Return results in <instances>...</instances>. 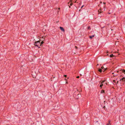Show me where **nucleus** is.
I'll return each instance as SVG.
<instances>
[{"instance_id": "obj_29", "label": "nucleus", "mask_w": 125, "mask_h": 125, "mask_svg": "<svg viewBox=\"0 0 125 125\" xmlns=\"http://www.w3.org/2000/svg\"><path fill=\"white\" fill-rule=\"evenodd\" d=\"M108 13L109 14H111V13H109V12H108Z\"/></svg>"}, {"instance_id": "obj_5", "label": "nucleus", "mask_w": 125, "mask_h": 125, "mask_svg": "<svg viewBox=\"0 0 125 125\" xmlns=\"http://www.w3.org/2000/svg\"><path fill=\"white\" fill-rule=\"evenodd\" d=\"M120 83L121 84H122V83L123 84H124L123 83H124L123 81H122L121 79H120Z\"/></svg>"}, {"instance_id": "obj_25", "label": "nucleus", "mask_w": 125, "mask_h": 125, "mask_svg": "<svg viewBox=\"0 0 125 125\" xmlns=\"http://www.w3.org/2000/svg\"><path fill=\"white\" fill-rule=\"evenodd\" d=\"M99 10H102V9L101 8H100L99 9Z\"/></svg>"}, {"instance_id": "obj_20", "label": "nucleus", "mask_w": 125, "mask_h": 125, "mask_svg": "<svg viewBox=\"0 0 125 125\" xmlns=\"http://www.w3.org/2000/svg\"><path fill=\"white\" fill-rule=\"evenodd\" d=\"M98 12H99V14H100V13H101V12H101V11H100V12H99V11H98Z\"/></svg>"}, {"instance_id": "obj_36", "label": "nucleus", "mask_w": 125, "mask_h": 125, "mask_svg": "<svg viewBox=\"0 0 125 125\" xmlns=\"http://www.w3.org/2000/svg\"><path fill=\"white\" fill-rule=\"evenodd\" d=\"M80 75H81V76H82V75L81 74H80Z\"/></svg>"}, {"instance_id": "obj_27", "label": "nucleus", "mask_w": 125, "mask_h": 125, "mask_svg": "<svg viewBox=\"0 0 125 125\" xmlns=\"http://www.w3.org/2000/svg\"><path fill=\"white\" fill-rule=\"evenodd\" d=\"M100 4L99 5H98V6L99 7H100Z\"/></svg>"}, {"instance_id": "obj_21", "label": "nucleus", "mask_w": 125, "mask_h": 125, "mask_svg": "<svg viewBox=\"0 0 125 125\" xmlns=\"http://www.w3.org/2000/svg\"><path fill=\"white\" fill-rule=\"evenodd\" d=\"M118 83H119V81H117V83H116V84H118Z\"/></svg>"}, {"instance_id": "obj_32", "label": "nucleus", "mask_w": 125, "mask_h": 125, "mask_svg": "<svg viewBox=\"0 0 125 125\" xmlns=\"http://www.w3.org/2000/svg\"><path fill=\"white\" fill-rule=\"evenodd\" d=\"M37 44H38L39 45V44H40L39 43H37Z\"/></svg>"}, {"instance_id": "obj_1", "label": "nucleus", "mask_w": 125, "mask_h": 125, "mask_svg": "<svg viewBox=\"0 0 125 125\" xmlns=\"http://www.w3.org/2000/svg\"><path fill=\"white\" fill-rule=\"evenodd\" d=\"M34 43H35L34 44L35 46L38 47L39 48H40V46H38L39 44H37V41H35V42H34Z\"/></svg>"}, {"instance_id": "obj_12", "label": "nucleus", "mask_w": 125, "mask_h": 125, "mask_svg": "<svg viewBox=\"0 0 125 125\" xmlns=\"http://www.w3.org/2000/svg\"><path fill=\"white\" fill-rule=\"evenodd\" d=\"M101 84L100 85V87L102 88V87L103 86V84Z\"/></svg>"}, {"instance_id": "obj_2", "label": "nucleus", "mask_w": 125, "mask_h": 125, "mask_svg": "<svg viewBox=\"0 0 125 125\" xmlns=\"http://www.w3.org/2000/svg\"><path fill=\"white\" fill-rule=\"evenodd\" d=\"M60 28L61 30L64 32V31L65 30L62 27H60Z\"/></svg>"}, {"instance_id": "obj_13", "label": "nucleus", "mask_w": 125, "mask_h": 125, "mask_svg": "<svg viewBox=\"0 0 125 125\" xmlns=\"http://www.w3.org/2000/svg\"><path fill=\"white\" fill-rule=\"evenodd\" d=\"M114 56V55H113V54H112L111 55H110V56L111 57H112Z\"/></svg>"}, {"instance_id": "obj_37", "label": "nucleus", "mask_w": 125, "mask_h": 125, "mask_svg": "<svg viewBox=\"0 0 125 125\" xmlns=\"http://www.w3.org/2000/svg\"><path fill=\"white\" fill-rule=\"evenodd\" d=\"M104 71H105V70H104V71H103V72H104Z\"/></svg>"}, {"instance_id": "obj_31", "label": "nucleus", "mask_w": 125, "mask_h": 125, "mask_svg": "<svg viewBox=\"0 0 125 125\" xmlns=\"http://www.w3.org/2000/svg\"><path fill=\"white\" fill-rule=\"evenodd\" d=\"M107 83H105V84H106V85H107Z\"/></svg>"}, {"instance_id": "obj_15", "label": "nucleus", "mask_w": 125, "mask_h": 125, "mask_svg": "<svg viewBox=\"0 0 125 125\" xmlns=\"http://www.w3.org/2000/svg\"><path fill=\"white\" fill-rule=\"evenodd\" d=\"M87 29L88 30H90V26H89L87 28Z\"/></svg>"}, {"instance_id": "obj_33", "label": "nucleus", "mask_w": 125, "mask_h": 125, "mask_svg": "<svg viewBox=\"0 0 125 125\" xmlns=\"http://www.w3.org/2000/svg\"><path fill=\"white\" fill-rule=\"evenodd\" d=\"M69 8H70L71 7L70 6H69Z\"/></svg>"}, {"instance_id": "obj_14", "label": "nucleus", "mask_w": 125, "mask_h": 125, "mask_svg": "<svg viewBox=\"0 0 125 125\" xmlns=\"http://www.w3.org/2000/svg\"><path fill=\"white\" fill-rule=\"evenodd\" d=\"M103 3L104 4V7L105 8V4H106L105 2H103Z\"/></svg>"}, {"instance_id": "obj_11", "label": "nucleus", "mask_w": 125, "mask_h": 125, "mask_svg": "<svg viewBox=\"0 0 125 125\" xmlns=\"http://www.w3.org/2000/svg\"><path fill=\"white\" fill-rule=\"evenodd\" d=\"M104 90H102L101 91V93H104Z\"/></svg>"}, {"instance_id": "obj_19", "label": "nucleus", "mask_w": 125, "mask_h": 125, "mask_svg": "<svg viewBox=\"0 0 125 125\" xmlns=\"http://www.w3.org/2000/svg\"><path fill=\"white\" fill-rule=\"evenodd\" d=\"M101 68L102 69H104V66H102L101 67Z\"/></svg>"}, {"instance_id": "obj_38", "label": "nucleus", "mask_w": 125, "mask_h": 125, "mask_svg": "<svg viewBox=\"0 0 125 125\" xmlns=\"http://www.w3.org/2000/svg\"><path fill=\"white\" fill-rule=\"evenodd\" d=\"M119 71H117V72H118Z\"/></svg>"}, {"instance_id": "obj_10", "label": "nucleus", "mask_w": 125, "mask_h": 125, "mask_svg": "<svg viewBox=\"0 0 125 125\" xmlns=\"http://www.w3.org/2000/svg\"><path fill=\"white\" fill-rule=\"evenodd\" d=\"M105 81V80H104L102 81L101 83V84H103V83Z\"/></svg>"}, {"instance_id": "obj_17", "label": "nucleus", "mask_w": 125, "mask_h": 125, "mask_svg": "<svg viewBox=\"0 0 125 125\" xmlns=\"http://www.w3.org/2000/svg\"><path fill=\"white\" fill-rule=\"evenodd\" d=\"M122 72L123 73H125V70H123L122 71Z\"/></svg>"}, {"instance_id": "obj_34", "label": "nucleus", "mask_w": 125, "mask_h": 125, "mask_svg": "<svg viewBox=\"0 0 125 125\" xmlns=\"http://www.w3.org/2000/svg\"><path fill=\"white\" fill-rule=\"evenodd\" d=\"M65 79L66 80H66V79H65Z\"/></svg>"}, {"instance_id": "obj_23", "label": "nucleus", "mask_w": 125, "mask_h": 125, "mask_svg": "<svg viewBox=\"0 0 125 125\" xmlns=\"http://www.w3.org/2000/svg\"><path fill=\"white\" fill-rule=\"evenodd\" d=\"M76 78H79V76H77Z\"/></svg>"}, {"instance_id": "obj_9", "label": "nucleus", "mask_w": 125, "mask_h": 125, "mask_svg": "<svg viewBox=\"0 0 125 125\" xmlns=\"http://www.w3.org/2000/svg\"><path fill=\"white\" fill-rule=\"evenodd\" d=\"M44 43V42L43 41H42L41 42H40V46H41L42 45V44H43Z\"/></svg>"}, {"instance_id": "obj_39", "label": "nucleus", "mask_w": 125, "mask_h": 125, "mask_svg": "<svg viewBox=\"0 0 125 125\" xmlns=\"http://www.w3.org/2000/svg\"><path fill=\"white\" fill-rule=\"evenodd\" d=\"M66 83H67V82H66Z\"/></svg>"}, {"instance_id": "obj_16", "label": "nucleus", "mask_w": 125, "mask_h": 125, "mask_svg": "<svg viewBox=\"0 0 125 125\" xmlns=\"http://www.w3.org/2000/svg\"><path fill=\"white\" fill-rule=\"evenodd\" d=\"M40 41H41L40 40L39 41H37V43H39V44H40Z\"/></svg>"}, {"instance_id": "obj_18", "label": "nucleus", "mask_w": 125, "mask_h": 125, "mask_svg": "<svg viewBox=\"0 0 125 125\" xmlns=\"http://www.w3.org/2000/svg\"><path fill=\"white\" fill-rule=\"evenodd\" d=\"M113 82H114L115 83H116V81L115 80H114L113 81Z\"/></svg>"}, {"instance_id": "obj_40", "label": "nucleus", "mask_w": 125, "mask_h": 125, "mask_svg": "<svg viewBox=\"0 0 125 125\" xmlns=\"http://www.w3.org/2000/svg\"><path fill=\"white\" fill-rule=\"evenodd\" d=\"M113 74H114V73H112Z\"/></svg>"}, {"instance_id": "obj_7", "label": "nucleus", "mask_w": 125, "mask_h": 125, "mask_svg": "<svg viewBox=\"0 0 125 125\" xmlns=\"http://www.w3.org/2000/svg\"><path fill=\"white\" fill-rule=\"evenodd\" d=\"M72 0H70V2H71V3L70 4V6H72V5H73V3H72Z\"/></svg>"}, {"instance_id": "obj_3", "label": "nucleus", "mask_w": 125, "mask_h": 125, "mask_svg": "<svg viewBox=\"0 0 125 125\" xmlns=\"http://www.w3.org/2000/svg\"><path fill=\"white\" fill-rule=\"evenodd\" d=\"M124 82L123 83H125V77H123L121 79Z\"/></svg>"}, {"instance_id": "obj_30", "label": "nucleus", "mask_w": 125, "mask_h": 125, "mask_svg": "<svg viewBox=\"0 0 125 125\" xmlns=\"http://www.w3.org/2000/svg\"><path fill=\"white\" fill-rule=\"evenodd\" d=\"M75 48L76 49H77V47H76V46H75Z\"/></svg>"}, {"instance_id": "obj_8", "label": "nucleus", "mask_w": 125, "mask_h": 125, "mask_svg": "<svg viewBox=\"0 0 125 125\" xmlns=\"http://www.w3.org/2000/svg\"><path fill=\"white\" fill-rule=\"evenodd\" d=\"M98 71L99 72H100V73H102V71H103V70H102V69H99V70H98Z\"/></svg>"}, {"instance_id": "obj_26", "label": "nucleus", "mask_w": 125, "mask_h": 125, "mask_svg": "<svg viewBox=\"0 0 125 125\" xmlns=\"http://www.w3.org/2000/svg\"><path fill=\"white\" fill-rule=\"evenodd\" d=\"M83 6H84V5H83V6H82L81 8H82V7H83Z\"/></svg>"}, {"instance_id": "obj_35", "label": "nucleus", "mask_w": 125, "mask_h": 125, "mask_svg": "<svg viewBox=\"0 0 125 125\" xmlns=\"http://www.w3.org/2000/svg\"><path fill=\"white\" fill-rule=\"evenodd\" d=\"M58 9H59V10H60V8H58Z\"/></svg>"}, {"instance_id": "obj_6", "label": "nucleus", "mask_w": 125, "mask_h": 125, "mask_svg": "<svg viewBox=\"0 0 125 125\" xmlns=\"http://www.w3.org/2000/svg\"><path fill=\"white\" fill-rule=\"evenodd\" d=\"M111 121L109 120L108 123L106 125H111V124L110 123Z\"/></svg>"}, {"instance_id": "obj_4", "label": "nucleus", "mask_w": 125, "mask_h": 125, "mask_svg": "<svg viewBox=\"0 0 125 125\" xmlns=\"http://www.w3.org/2000/svg\"><path fill=\"white\" fill-rule=\"evenodd\" d=\"M95 35H94L92 36H89V37L90 38L92 39L93 37H94Z\"/></svg>"}, {"instance_id": "obj_28", "label": "nucleus", "mask_w": 125, "mask_h": 125, "mask_svg": "<svg viewBox=\"0 0 125 125\" xmlns=\"http://www.w3.org/2000/svg\"><path fill=\"white\" fill-rule=\"evenodd\" d=\"M102 3V2H101V1H100V3Z\"/></svg>"}, {"instance_id": "obj_24", "label": "nucleus", "mask_w": 125, "mask_h": 125, "mask_svg": "<svg viewBox=\"0 0 125 125\" xmlns=\"http://www.w3.org/2000/svg\"><path fill=\"white\" fill-rule=\"evenodd\" d=\"M113 75L114 76H116V75H115V74H114Z\"/></svg>"}, {"instance_id": "obj_22", "label": "nucleus", "mask_w": 125, "mask_h": 125, "mask_svg": "<svg viewBox=\"0 0 125 125\" xmlns=\"http://www.w3.org/2000/svg\"><path fill=\"white\" fill-rule=\"evenodd\" d=\"M64 76L65 77H66L67 76V75H64Z\"/></svg>"}]
</instances>
